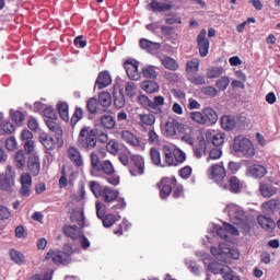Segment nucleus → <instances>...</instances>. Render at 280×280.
Listing matches in <instances>:
<instances>
[{"label":"nucleus","mask_w":280,"mask_h":280,"mask_svg":"<svg viewBox=\"0 0 280 280\" xmlns=\"http://www.w3.org/2000/svg\"><path fill=\"white\" fill-rule=\"evenodd\" d=\"M91 161V175L97 176L100 172L106 176V182L114 187L119 185V175L115 173V166L109 160L100 161V155L97 153L92 152L90 155Z\"/></svg>","instance_id":"1"},{"label":"nucleus","mask_w":280,"mask_h":280,"mask_svg":"<svg viewBox=\"0 0 280 280\" xmlns=\"http://www.w3.org/2000/svg\"><path fill=\"white\" fill-rule=\"evenodd\" d=\"M77 145L88 152L95 150L97 148V130L88 126L82 127L77 139Z\"/></svg>","instance_id":"2"},{"label":"nucleus","mask_w":280,"mask_h":280,"mask_svg":"<svg viewBox=\"0 0 280 280\" xmlns=\"http://www.w3.org/2000/svg\"><path fill=\"white\" fill-rule=\"evenodd\" d=\"M90 189L95 198H101L105 205H110L119 198V190L109 187V186H102L100 183L93 180L90 182Z\"/></svg>","instance_id":"3"},{"label":"nucleus","mask_w":280,"mask_h":280,"mask_svg":"<svg viewBox=\"0 0 280 280\" xmlns=\"http://www.w3.org/2000/svg\"><path fill=\"white\" fill-rule=\"evenodd\" d=\"M233 150L236 154H240V156H244L245 159H253L255 156V145H253L250 139L242 136L234 138Z\"/></svg>","instance_id":"4"},{"label":"nucleus","mask_w":280,"mask_h":280,"mask_svg":"<svg viewBox=\"0 0 280 280\" xmlns=\"http://www.w3.org/2000/svg\"><path fill=\"white\" fill-rule=\"evenodd\" d=\"M138 104H140L142 108L151 110V113H153L154 115H161V113H163L162 106H165V97L159 95L155 96L152 101L147 95L141 94L138 96Z\"/></svg>","instance_id":"5"},{"label":"nucleus","mask_w":280,"mask_h":280,"mask_svg":"<svg viewBox=\"0 0 280 280\" xmlns=\"http://www.w3.org/2000/svg\"><path fill=\"white\" fill-rule=\"evenodd\" d=\"M71 255H73V248L71 246H68L67 252L50 249L46 254L45 260H51L56 266H67V264L71 262Z\"/></svg>","instance_id":"6"},{"label":"nucleus","mask_w":280,"mask_h":280,"mask_svg":"<svg viewBox=\"0 0 280 280\" xmlns=\"http://www.w3.org/2000/svg\"><path fill=\"white\" fill-rule=\"evenodd\" d=\"M176 176L163 177L155 184L156 189H159V196L161 200H167L172 196L174 187H176Z\"/></svg>","instance_id":"7"},{"label":"nucleus","mask_w":280,"mask_h":280,"mask_svg":"<svg viewBox=\"0 0 280 280\" xmlns=\"http://www.w3.org/2000/svg\"><path fill=\"white\" fill-rule=\"evenodd\" d=\"M208 177L214 180L219 187H222V183L226 180V168H224V163L213 164L207 172Z\"/></svg>","instance_id":"8"},{"label":"nucleus","mask_w":280,"mask_h":280,"mask_svg":"<svg viewBox=\"0 0 280 280\" xmlns=\"http://www.w3.org/2000/svg\"><path fill=\"white\" fill-rule=\"evenodd\" d=\"M145 172V161L141 155L131 156V165L129 166V174L131 176H142Z\"/></svg>","instance_id":"9"},{"label":"nucleus","mask_w":280,"mask_h":280,"mask_svg":"<svg viewBox=\"0 0 280 280\" xmlns=\"http://www.w3.org/2000/svg\"><path fill=\"white\" fill-rule=\"evenodd\" d=\"M14 187V172L12 166H7L5 174H0V189L10 191Z\"/></svg>","instance_id":"10"},{"label":"nucleus","mask_w":280,"mask_h":280,"mask_svg":"<svg viewBox=\"0 0 280 280\" xmlns=\"http://www.w3.org/2000/svg\"><path fill=\"white\" fill-rule=\"evenodd\" d=\"M126 73L129 80H140L141 74L139 73V61L136 59H127L124 63Z\"/></svg>","instance_id":"11"},{"label":"nucleus","mask_w":280,"mask_h":280,"mask_svg":"<svg viewBox=\"0 0 280 280\" xmlns=\"http://www.w3.org/2000/svg\"><path fill=\"white\" fill-rule=\"evenodd\" d=\"M220 189L231 191V194H240L242 191V180L237 176H231L224 183H221Z\"/></svg>","instance_id":"12"},{"label":"nucleus","mask_w":280,"mask_h":280,"mask_svg":"<svg viewBox=\"0 0 280 280\" xmlns=\"http://www.w3.org/2000/svg\"><path fill=\"white\" fill-rule=\"evenodd\" d=\"M197 45H198L199 55L201 56V58L207 57V55L209 54V47H210V43L207 38V30L202 28L199 32L197 36Z\"/></svg>","instance_id":"13"},{"label":"nucleus","mask_w":280,"mask_h":280,"mask_svg":"<svg viewBox=\"0 0 280 280\" xmlns=\"http://www.w3.org/2000/svg\"><path fill=\"white\" fill-rule=\"evenodd\" d=\"M162 153H163L162 167H173V165L176 166L174 150H172L170 145H163Z\"/></svg>","instance_id":"14"},{"label":"nucleus","mask_w":280,"mask_h":280,"mask_svg":"<svg viewBox=\"0 0 280 280\" xmlns=\"http://www.w3.org/2000/svg\"><path fill=\"white\" fill-rule=\"evenodd\" d=\"M261 211L265 215H275L277 211H280V200L270 199L261 205Z\"/></svg>","instance_id":"15"},{"label":"nucleus","mask_w":280,"mask_h":280,"mask_svg":"<svg viewBox=\"0 0 280 280\" xmlns=\"http://www.w3.org/2000/svg\"><path fill=\"white\" fill-rule=\"evenodd\" d=\"M139 47L140 49H143V51L154 55V54H159V49H161V43L152 42L147 38H141L139 40Z\"/></svg>","instance_id":"16"},{"label":"nucleus","mask_w":280,"mask_h":280,"mask_svg":"<svg viewBox=\"0 0 280 280\" xmlns=\"http://www.w3.org/2000/svg\"><path fill=\"white\" fill-rule=\"evenodd\" d=\"M68 159L75 165V167H82L84 165V160L82 159V153L74 147H69L67 150Z\"/></svg>","instance_id":"17"},{"label":"nucleus","mask_w":280,"mask_h":280,"mask_svg":"<svg viewBox=\"0 0 280 280\" xmlns=\"http://www.w3.org/2000/svg\"><path fill=\"white\" fill-rule=\"evenodd\" d=\"M120 139L131 148H139V145H141V141H139V137H137L130 130H122L120 132Z\"/></svg>","instance_id":"18"},{"label":"nucleus","mask_w":280,"mask_h":280,"mask_svg":"<svg viewBox=\"0 0 280 280\" xmlns=\"http://www.w3.org/2000/svg\"><path fill=\"white\" fill-rule=\"evenodd\" d=\"M138 119V124L141 128H152V126L156 124V116H154V113L139 114Z\"/></svg>","instance_id":"19"},{"label":"nucleus","mask_w":280,"mask_h":280,"mask_svg":"<svg viewBox=\"0 0 280 280\" xmlns=\"http://www.w3.org/2000/svg\"><path fill=\"white\" fill-rule=\"evenodd\" d=\"M100 122L104 130H115L117 126V119H115V116H113V114L102 115L100 118Z\"/></svg>","instance_id":"20"},{"label":"nucleus","mask_w":280,"mask_h":280,"mask_svg":"<svg viewBox=\"0 0 280 280\" xmlns=\"http://www.w3.org/2000/svg\"><path fill=\"white\" fill-rule=\"evenodd\" d=\"M112 82L113 79L110 78V73L105 70L98 73L95 81V86H97L98 90L106 89V86H110Z\"/></svg>","instance_id":"21"},{"label":"nucleus","mask_w":280,"mask_h":280,"mask_svg":"<svg viewBox=\"0 0 280 280\" xmlns=\"http://www.w3.org/2000/svg\"><path fill=\"white\" fill-rule=\"evenodd\" d=\"M39 141L42 145H44L47 154H51L54 150H56V140H54V137L47 135V133H42L39 136Z\"/></svg>","instance_id":"22"},{"label":"nucleus","mask_w":280,"mask_h":280,"mask_svg":"<svg viewBox=\"0 0 280 280\" xmlns=\"http://www.w3.org/2000/svg\"><path fill=\"white\" fill-rule=\"evenodd\" d=\"M27 167L32 176H38V174H40V158L37 155H30Z\"/></svg>","instance_id":"23"},{"label":"nucleus","mask_w":280,"mask_h":280,"mask_svg":"<svg viewBox=\"0 0 280 280\" xmlns=\"http://www.w3.org/2000/svg\"><path fill=\"white\" fill-rule=\"evenodd\" d=\"M208 270L212 272V275H222V277H224L225 272H231V267L218 261H212L208 265Z\"/></svg>","instance_id":"24"},{"label":"nucleus","mask_w":280,"mask_h":280,"mask_svg":"<svg viewBox=\"0 0 280 280\" xmlns=\"http://www.w3.org/2000/svg\"><path fill=\"white\" fill-rule=\"evenodd\" d=\"M237 126V120L234 116L231 115H223L221 117V128L226 130V132H231Z\"/></svg>","instance_id":"25"},{"label":"nucleus","mask_w":280,"mask_h":280,"mask_svg":"<svg viewBox=\"0 0 280 280\" xmlns=\"http://www.w3.org/2000/svg\"><path fill=\"white\" fill-rule=\"evenodd\" d=\"M203 117L206 119V126H213L218 122V112L211 107H206L202 109Z\"/></svg>","instance_id":"26"},{"label":"nucleus","mask_w":280,"mask_h":280,"mask_svg":"<svg viewBox=\"0 0 280 280\" xmlns=\"http://www.w3.org/2000/svg\"><path fill=\"white\" fill-rule=\"evenodd\" d=\"M248 172L254 178H264L268 174V168L264 165L254 164L248 167Z\"/></svg>","instance_id":"27"},{"label":"nucleus","mask_w":280,"mask_h":280,"mask_svg":"<svg viewBox=\"0 0 280 280\" xmlns=\"http://www.w3.org/2000/svg\"><path fill=\"white\" fill-rule=\"evenodd\" d=\"M257 220H258V224L265 231H275V226H277V223H275V220H272V218L270 217L258 215Z\"/></svg>","instance_id":"28"},{"label":"nucleus","mask_w":280,"mask_h":280,"mask_svg":"<svg viewBox=\"0 0 280 280\" xmlns=\"http://www.w3.org/2000/svg\"><path fill=\"white\" fill-rule=\"evenodd\" d=\"M206 139L208 141H211L212 145H215V148H219V145H222V143H224V133H220V132L213 133L212 131H207Z\"/></svg>","instance_id":"29"},{"label":"nucleus","mask_w":280,"mask_h":280,"mask_svg":"<svg viewBox=\"0 0 280 280\" xmlns=\"http://www.w3.org/2000/svg\"><path fill=\"white\" fill-rule=\"evenodd\" d=\"M149 8H151L152 12H170L173 7L170 3L152 0L149 3Z\"/></svg>","instance_id":"30"},{"label":"nucleus","mask_w":280,"mask_h":280,"mask_svg":"<svg viewBox=\"0 0 280 280\" xmlns=\"http://www.w3.org/2000/svg\"><path fill=\"white\" fill-rule=\"evenodd\" d=\"M114 105L116 108H124L126 106V96L122 89H116L113 92Z\"/></svg>","instance_id":"31"},{"label":"nucleus","mask_w":280,"mask_h":280,"mask_svg":"<svg viewBox=\"0 0 280 280\" xmlns=\"http://www.w3.org/2000/svg\"><path fill=\"white\" fill-rule=\"evenodd\" d=\"M45 124L48 128V130H50V132H54V135H56L58 141H60V139H62V127L60 126V124H58L56 120H45Z\"/></svg>","instance_id":"32"},{"label":"nucleus","mask_w":280,"mask_h":280,"mask_svg":"<svg viewBox=\"0 0 280 280\" xmlns=\"http://www.w3.org/2000/svg\"><path fill=\"white\" fill-rule=\"evenodd\" d=\"M260 194L264 198H272V196L277 195V188L272 186V184H260Z\"/></svg>","instance_id":"33"},{"label":"nucleus","mask_w":280,"mask_h":280,"mask_svg":"<svg viewBox=\"0 0 280 280\" xmlns=\"http://www.w3.org/2000/svg\"><path fill=\"white\" fill-rule=\"evenodd\" d=\"M101 220H102L103 226H105V229H110V226H113V224H115L116 222H119V220H121V215L108 213Z\"/></svg>","instance_id":"34"},{"label":"nucleus","mask_w":280,"mask_h":280,"mask_svg":"<svg viewBox=\"0 0 280 280\" xmlns=\"http://www.w3.org/2000/svg\"><path fill=\"white\" fill-rule=\"evenodd\" d=\"M97 102L103 108H108L113 104V96L109 92H101Z\"/></svg>","instance_id":"35"},{"label":"nucleus","mask_w":280,"mask_h":280,"mask_svg":"<svg viewBox=\"0 0 280 280\" xmlns=\"http://www.w3.org/2000/svg\"><path fill=\"white\" fill-rule=\"evenodd\" d=\"M189 118L199 126H207V118H205V113L202 112H191Z\"/></svg>","instance_id":"36"},{"label":"nucleus","mask_w":280,"mask_h":280,"mask_svg":"<svg viewBox=\"0 0 280 280\" xmlns=\"http://www.w3.org/2000/svg\"><path fill=\"white\" fill-rule=\"evenodd\" d=\"M186 71L188 73H198L200 71V59L194 58L187 61Z\"/></svg>","instance_id":"37"},{"label":"nucleus","mask_w":280,"mask_h":280,"mask_svg":"<svg viewBox=\"0 0 280 280\" xmlns=\"http://www.w3.org/2000/svg\"><path fill=\"white\" fill-rule=\"evenodd\" d=\"M57 110H58L59 117H60V119H62V121H69V104L59 103L57 105Z\"/></svg>","instance_id":"38"},{"label":"nucleus","mask_w":280,"mask_h":280,"mask_svg":"<svg viewBox=\"0 0 280 280\" xmlns=\"http://www.w3.org/2000/svg\"><path fill=\"white\" fill-rule=\"evenodd\" d=\"M83 117H84V109H82V107H75L73 115L70 119V126H72V128H75V126L78 125V121L83 119Z\"/></svg>","instance_id":"39"},{"label":"nucleus","mask_w":280,"mask_h":280,"mask_svg":"<svg viewBox=\"0 0 280 280\" xmlns=\"http://www.w3.org/2000/svg\"><path fill=\"white\" fill-rule=\"evenodd\" d=\"M142 91L145 93H156L159 91V83L154 81H144L141 83Z\"/></svg>","instance_id":"40"},{"label":"nucleus","mask_w":280,"mask_h":280,"mask_svg":"<svg viewBox=\"0 0 280 280\" xmlns=\"http://www.w3.org/2000/svg\"><path fill=\"white\" fill-rule=\"evenodd\" d=\"M224 248L222 245H219V247H211L210 253L213 255V257H217L219 261H226V254H224Z\"/></svg>","instance_id":"41"},{"label":"nucleus","mask_w":280,"mask_h":280,"mask_svg":"<svg viewBox=\"0 0 280 280\" xmlns=\"http://www.w3.org/2000/svg\"><path fill=\"white\" fill-rule=\"evenodd\" d=\"M172 198H174L175 200H180V198H185V187L183 186V184H178V182L176 183V186L173 187Z\"/></svg>","instance_id":"42"},{"label":"nucleus","mask_w":280,"mask_h":280,"mask_svg":"<svg viewBox=\"0 0 280 280\" xmlns=\"http://www.w3.org/2000/svg\"><path fill=\"white\" fill-rule=\"evenodd\" d=\"M150 159L153 165H160V167H163V160H161V152H159L156 148H151Z\"/></svg>","instance_id":"43"},{"label":"nucleus","mask_w":280,"mask_h":280,"mask_svg":"<svg viewBox=\"0 0 280 280\" xmlns=\"http://www.w3.org/2000/svg\"><path fill=\"white\" fill-rule=\"evenodd\" d=\"M10 257L12 261H14V264H18L19 266H21V264H25V255L16 249L10 250Z\"/></svg>","instance_id":"44"},{"label":"nucleus","mask_w":280,"mask_h":280,"mask_svg":"<svg viewBox=\"0 0 280 280\" xmlns=\"http://www.w3.org/2000/svg\"><path fill=\"white\" fill-rule=\"evenodd\" d=\"M98 106L100 103L96 97H91L86 101V110L90 113V115H95Z\"/></svg>","instance_id":"45"},{"label":"nucleus","mask_w":280,"mask_h":280,"mask_svg":"<svg viewBox=\"0 0 280 280\" xmlns=\"http://www.w3.org/2000/svg\"><path fill=\"white\" fill-rule=\"evenodd\" d=\"M164 132L166 137H176V119L165 124Z\"/></svg>","instance_id":"46"},{"label":"nucleus","mask_w":280,"mask_h":280,"mask_svg":"<svg viewBox=\"0 0 280 280\" xmlns=\"http://www.w3.org/2000/svg\"><path fill=\"white\" fill-rule=\"evenodd\" d=\"M162 65L163 67H165V69H168L170 71H177L178 69V62H176V60L171 57H165L162 60Z\"/></svg>","instance_id":"47"},{"label":"nucleus","mask_w":280,"mask_h":280,"mask_svg":"<svg viewBox=\"0 0 280 280\" xmlns=\"http://www.w3.org/2000/svg\"><path fill=\"white\" fill-rule=\"evenodd\" d=\"M222 73H224V69L222 67H212V68L208 69L207 78L209 80H213L215 78H220V75H222Z\"/></svg>","instance_id":"48"},{"label":"nucleus","mask_w":280,"mask_h":280,"mask_svg":"<svg viewBox=\"0 0 280 280\" xmlns=\"http://www.w3.org/2000/svg\"><path fill=\"white\" fill-rule=\"evenodd\" d=\"M63 233L71 240H78V225H66L63 226Z\"/></svg>","instance_id":"49"},{"label":"nucleus","mask_w":280,"mask_h":280,"mask_svg":"<svg viewBox=\"0 0 280 280\" xmlns=\"http://www.w3.org/2000/svg\"><path fill=\"white\" fill-rule=\"evenodd\" d=\"M44 116L46 117V121H57L58 114H56V109L52 106H47L44 109Z\"/></svg>","instance_id":"50"},{"label":"nucleus","mask_w":280,"mask_h":280,"mask_svg":"<svg viewBox=\"0 0 280 280\" xmlns=\"http://www.w3.org/2000/svg\"><path fill=\"white\" fill-rule=\"evenodd\" d=\"M142 75L143 78L150 79V80H156V70L153 66H147L142 69Z\"/></svg>","instance_id":"51"},{"label":"nucleus","mask_w":280,"mask_h":280,"mask_svg":"<svg viewBox=\"0 0 280 280\" xmlns=\"http://www.w3.org/2000/svg\"><path fill=\"white\" fill-rule=\"evenodd\" d=\"M173 154L175 158L176 165H177V163L182 164V163H185V161H187V154H185V152L183 150H180L179 148H175L173 150Z\"/></svg>","instance_id":"52"},{"label":"nucleus","mask_w":280,"mask_h":280,"mask_svg":"<svg viewBox=\"0 0 280 280\" xmlns=\"http://www.w3.org/2000/svg\"><path fill=\"white\" fill-rule=\"evenodd\" d=\"M11 119L16 124V126H23V122L25 121V114L20 110L13 112L11 113Z\"/></svg>","instance_id":"53"},{"label":"nucleus","mask_w":280,"mask_h":280,"mask_svg":"<svg viewBox=\"0 0 280 280\" xmlns=\"http://www.w3.org/2000/svg\"><path fill=\"white\" fill-rule=\"evenodd\" d=\"M125 93L127 97H135L137 95V84L135 82H127Z\"/></svg>","instance_id":"54"},{"label":"nucleus","mask_w":280,"mask_h":280,"mask_svg":"<svg viewBox=\"0 0 280 280\" xmlns=\"http://www.w3.org/2000/svg\"><path fill=\"white\" fill-rule=\"evenodd\" d=\"M15 162L19 170H23V167H25V152L23 150L16 152Z\"/></svg>","instance_id":"55"},{"label":"nucleus","mask_w":280,"mask_h":280,"mask_svg":"<svg viewBox=\"0 0 280 280\" xmlns=\"http://www.w3.org/2000/svg\"><path fill=\"white\" fill-rule=\"evenodd\" d=\"M96 215L98 220H102L106 215V203L102 201H96Z\"/></svg>","instance_id":"56"},{"label":"nucleus","mask_w":280,"mask_h":280,"mask_svg":"<svg viewBox=\"0 0 280 280\" xmlns=\"http://www.w3.org/2000/svg\"><path fill=\"white\" fill-rule=\"evenodd\" d=\"M71 221L79 222V226H84V212L83 211H73L71 213Z\"/></svg>","instance_id":"57"},{"label":"nucleus","mask_w":280,"mask_h":280,"mask_svg":"<svg viewBox=\"0 0 280 280\" xmlns=\"http://www.w3.org/2000/svg\"><path fill=\"white\" fill-rule=\"evenodd\" d=\"M188 80H189V82H191V84H195V86H202V85L207 84V80L205 79V75H202V74L189 77Z\"/></svg>","instance_id":"58"},{"label":"nucleus","mask_w":280,"mask_h":280,"mask_svg":"<svg viewBox=\"0 0 280 280\" xmlns=\"http://www.w3.org/2000/svg\"><path fill=\"white\" fill-rule=\"evenodd\" d=\"M192 172H194V170L191 168V166L187 165V166L182 167L178 171V174H179L180 178H183L184 180H187L190 178Z\"/></svg>","instance_id":"59"},{"label":"nucleus","mask_w":280,"mask_h":280,"mask_svg":"<svg viewBox=\"0 0 280 280\" xmlns=\"http://www.w3.org/2000/svg\"><path fill=\"white\" fill-rule=\"evenodd\" d=\"M207 152V143L200 142L195 149L194 154L197 159H202V154Z\"/></svg>","instance_id":"60"},{"label":"nucleus","mask_w":280,"mask_h":280,"mask_svg":"<svg viewBox=\"0 0 280 280\" xmlns=\"http://www.w3.org/2000/svg\"><path fill=\"white\" fill-rule=\"evenodd\" d=\"M231 80H229V77H222L217 81L215 86L219 91H226V86H229Z\"/></svg>","instance_id":"61"},{"label":"nucleus","mask_w":280,"mask_h":280,"mask_svg":"<svg viewBox=\"0 0 280 280\" xmlns=\"http://www.w3.org/2000/svg\"><path fill=\"white\" fill-rule=\"evenodd\" d=\"M224 255H225V262H226V259H240V252L235 249H231L229 247L224 248Z\"/></svg>","instance_id":"62"},{"label":"nucleus","mask_w":280,"mask_h":280,"mask_svg":"<svg viewBox=\"0 0 280 280\" xmlns=\"http://www.w3.org/2000/svg\"><path fill=\"white\" fill-rule=\"evenodd\" d=\"M1 130L4 132V135H12L14 130H16V127L10 121H5L4 124L0 125Z\"/></svg>","instance_id":"63"},{"label":"nucleus","mask_w":280,"mask_h":280,"mask_svg":"<svg viewBox=\"0 0 280 280\" xmlns=\"http://www.w3.org/2000/svg\"><path fill=\"white\" fill-rule=\"evenodd\" d=\"M201 93L202 95H207V97H215L218 95V90L213 86H203Z\"/></svg>","instance_id":"64"}]
</instances>
